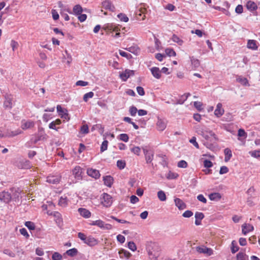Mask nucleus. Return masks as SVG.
<instances>
[{
  "mask_svg": "<svg viewBox=\"0 0 260 260\" xmlns=\"http://www.w3.org/2000/svg\"><path fill=\"white\" fill-rule=\"evenodd\" d=\"M199 134L210 142H214L217 140L215 134L208 128H204L199 130Z\"/></svg>",
  "mask_w": 260,
  "mask_h": 260,
  "instance_id": "nucleus-1",
  "label": "nucleus"
},
{
  "mask_svg": "<svg viewBox=\"0 0 260 260\" xmlns=\"http://www.w3.org/2000/svg\"><path fill=\"white\" fill-rule=\"evenodd\" d=\"M101 204L107 208L111 206L113 203L112 197L107 193H103L101 197Z\"/></svg>",
  "mask_w": 260,
  "mask_h": 260,
  "instance_id": "nucleus-2",
  "label": "nucleus"
},
{
  "mask_svg": "<svg viewBox=\"0 0 260 260\" xmlns=\"http://www.w3.org/2000/svg\"><path fill=\"white\" fill-rule=\"evenodd\" d=\"M196 249L199 253L206 254L208 256H210L213 253V251L211 248H208L204 245L197 246Z\"/></svg>",
  "mask_w": 260,
  "mask_h": 260,
  "instance_id": "nucleus-3",
  "label": "nucleus"
},
{
  "mask_svg": "<svg viewBox=\"0 0 260 260\" xmlns=\"http://www.w3.org/2000/svg\"><path fill=\"white\" fill-rule=\"evenodd\" d=\"M12 199V196L8 191H4L0 192V202L2 203H9Z\"/></svg>",
  "mask_w": 260,
  "mask_h": 260,
  "instance_id": "nucleus-4",
  "label": "nucleus"
},
{
  "mask_svg": "<svg viewBox=\"0 0 260 260\" xmlns=\"http://www.w3.org/2000/svg\"><path fill=\"white\" fill-rule=\"evenodd\" d=\"M134 74L135 71L134 70L126 69L124 71L120 73L119 76L122 81H126L128 78L134 76Z\"/></svg>",
  "mask_w": 260,
  "mask_h": 260,
  "instance_id": "nucleus-5",
  "label": "nucleus"
},
{
  "mask_svg": "<svg viewBox=\"0 0 260 260\" xmlns=\"http://www.w3.org/2000/svg\"><path fill=\"white\" fill-rule=\"evenodd\" d=\"M143 152L145 155L146 162L147 164L150 163L153 159L154 152L146 148H143Z\"/></svg>",
  "mask_w": 260,
  "mask_h": 260,
  "instance_id": "nucleus-6",
  "label": "nucleus"
},
{
  "mask_svg": "<svg viewBox=\"0 0 260 260\" xmlns=\"http://www.w3.org/2000/svg\"><path fill=\"white\" fill-rule=\"evenodd\" d=\"M102 6L104 9L111 12H114L115 10V8L110 0H105L102 3Z\"/></svg>",
  "mask_w": 260,
  "mask_h": 260,
  "instance_id": "nucleus-7",
  "label": "nucleus"
},
{
  "mask_svg": "<svg viewBox=\"0 0 260 260\" xmlns=\"http://www.w3.org/2000/svg\"><path fill=\"white\" fill-rule=\"evenodd\" d=\"M35 126V123L31 120L26 121L23 120L22 121L21 128L23 130L31 128Z\"/></svg>",
  "mask_w": 260,
  "mask_h": 260,
  "instance_id": "nucleus-8",
  "label": "nucleus"
},
{
  "mask_svg": "<svg viewBox=\"0 0 260 260\" xmlns=\"http://www.w3.org/2000/svg\"><path fill=\"white\" fill-rule=\"evenodd\" d=\"M5 100L4 102V107L11 109L12 107V98L11 95L6 94L5 95Z\"/></svg>",
  "mask_w": 260,
  "mask_h": 260,
  "instance_id": "nucleus-9",
  "label": "nucleus"
},
{
  "mask_svg": "<svg viewBox=\"0 0 260 260\" xmlns=\"http://www.w3.org/2000/svg\"><path fill=\"white\" fill-rule=\"evenodd\" d=\"M84 243L86 244L89 246H94L98 244V240L94 238L91 236L87 237L86 240L84 242Z\"/></svg>",
  "mask_w": 260,
  "mask_h": 260,
  "instance_id": "nucleus-10",
  "label": "nucleus"
},
{
  "mask_svg": "<svg viewBox=\"0 0 260 260\" xmlns=\"http://www.w3.org/2000/svg\"><path fill=\"white\" fill-rule=\"evenodd\" d=\"M87 174L89 176L95 179H98L100 176V172L98 170L93 169H88L87 170Z\"/></svg>",
  "mask_w": 260,
  "mask_h": 260,
  "instance_id": "nucleus-11",
  "label": "nucleus"
},
{
  "mask_svg": "<svg viewBox=\"0 0 260 260\" xmlns=\"http://www.w3.org/2000/svg\"><path fill=\"white\" fill-rule=\"evenodd\" d=\"M254 230L253 225L250 224L244 223L242 225V231L244 235H246L249 232Z\"/></svg>",
  "mask_w": 260,
  "mask_h": 260,
  "instance_id": "nucleus-12",
  "label": "nucleus"
},
{
  "mask_svg": "<svg viewBox=\"0 0 260 260\" xmlns=\"http://www.w3.org/2000/svg\"><path fill=\"white\" fill-rule=\"evenodd\" d=\"M222 104L218 103L216 106V108L214 111V114L217 117H220L224 113V110L222 108Z\"/></svg>",
  "mask_w": 260,
  "mask_h": 260,
  "instance_id": "nucleus-13",
  "label": "nucleus"
},
{
  "mask_svg": "<svg viewBox=\"0 0 260 260\" xmlns=\"http://www.w3.org/2000/svg\"><path fill=\"white\" fill-rule=\"evenodd\" d=\"M196 220L195 224L196 225H199L201 224V220L204 218V215L202 212H197L194 215Z\"/></svg>",
  "mask_w": 260,
  "mask_h": 260,
  "instance_id": "nucleus-14",
  "label": "nucleus"
},
{
  "mask_svg": "<svg viewBox=\"0 0 260 260\" xmlns=\"http://www.w3.org/2000/svg\"><path fill=\"white\" fill-rule=\"evenodd\" d=\"M60 181V177L58 176H49L47 178V182L52 184H57Z\"/></svg>",
  "mask_w": 260,
  "mask_h": 260,
  "instance_id": "nucleus-15",
  "label": "nucleus"
},
{
  "mask_svg": "<svg viewBox=\"0 0 260 260\" xmlns=\"http://www.w3.org/2000/svg\"><path fill=\"white\" fill-rule=\"evenodd\" d=\"M78 211L80 214L83 217L89 218L91 216L90 212L85 208H80L78 209Z\"/></svg>",
  "mask_w": 260,
  "mask_h": 260,
  "instance_id": "nucleus-16",
  "label": "nucleus"
},
{
  "mask_svg": "<svg viewBox=\"0 0 260 260\" xmlns=\"http://www.w3.org/2000/svg\"><path fill=\"white\" fill-rule=\"evenodd\" d=\"M257 42L254 40H248L247 42V48L253 50H256L258 48Z\"/></svg>",
  "mask_w": 260,
  "mask_h": 260,
  "instance_id": "nucleus-17",
  "label": "nucleus"
},
{
  "mask_svg": "<svg viewBox=\"0 0 260 260\" xmlns=\"http://www.w3.org/2000/svg\"><path fill=\"white\" fill-rule=\"evenodd\" d=\"M151 72L154 77L158 79L161 77V73L159 69L157 67H152L150 69Z\"/></svg>",
  "mask_w": 260,
  "mask_h": 260,
  "instance_id": "nucleus-18",
  "label": "nucleus"
},
{
  "mask_svg": "<svg viewBox=\"0 0 260 260\" xmlns=\"http://www.w3.org/2000/svg\"><path fill=\"white\" fill-rule=\"evenodd\" d=\"M175 205L178 208L179 210H183L186 208L185 204L179 198H176L174 199Z\"/></svg>",
  "mask_w": 260,
  "mask_h": 260,
  "instance_id": "nucleus-19",
  "label": "nucleus"
},
{
  "mask_svg": "<svg viewBox=\"0 0 260 260\" xmlns=\"http://www.w3.org/2000/svg\"><path fill=\"white\" fill-rule=\"evenodd\" d=\"M104 184L108 187H111L113 183V178L111 176H106L103 177Z\"/></svg>",
  "mask_w": 260,
  "mask_h": 260,
  "instance_id": "nucleus-20",
  "label": "nucleus"
},
{
  "mask_svg": "<svg viewBox=\"0 0 260 260\" xmlns=\"http://www.w3.org/2000/svg\"><path fill=\"white\" fill-rule=\"evenodd\" d=\"M73 174L75 178L79 179L81 176L82 168L79 166H76L73 170Z\"/></svg>",
  "mask_w": 260,
  "mask_h": 260,
  "instance_id": "nucleus-21",
  "label": "nucleus"
},
{
  "mask_svg": "<svg viewBox=\"0 0 260 260\" xmlns=\"http://www.w3.org/2000/svg\"><path fill=\"white\" fill-rule=\"evenodd\" d=\"M119 254L121 258L124 257L126 259H128L132 256V254L129 252L124 249H120L119 251Z\"/></svg>",
  "mask_w": 260,
  "mask_h": 260,
  "instance_id": "nucleus-22",
  "label": "nucleus"
},
{
  "mask_svg": "<svg viewBox=\"0 0 260 260\" xmlns=\"http://www.w3.org/2000/svg\"><path fill=\"white\" fill-rule=\"evenodd\" d=\"M247 9L251 11L256 10L257 9L256 4L252 1H248L246 4Z\"/></svg>",
  "mask_w": 260,
  "mask_h": 260,
  "instance_id": "nucleus-23",
  "label": "nucleus"
},
{
  "mask_svg": "<svg viewBox=\"0 0 260 260\" xmlns=\"http://www.w3.org/2000/svg\"><path fill=\"white\" fill-rule=\"evenodd\" d=\"M157 127L158 130L162 131L166 127V124L165 122L161 119H158L156 123Z\"/></svg>",
  "mask_w": 260,
  "mask_h": 260,
  "instance_id": "nucleus-24",
  "label": "nucleus"
},
{
  "mask_svg": "<svg viewBox=\"0 0 260 260\" xmlns=\"http://www.w3.org/2000/svg\"><path fill=\"white\" fill-rule=\"evenodd\" d=\"M91 130L92 132L98 130L101 134H103L104 132V127L101 124H96L92 126Z\"/></svg>",
  "mask_w": 260,
  "mask_h": 260,
  "instance_id": "nucleus-25",
  "label": "nucleus"
},
{
  "mask_svg": "<svg viewBox=\"0 0 260 260\" xmlns=\"http://www.w3.org/2000/svg\"><path fill=\"white\" fill-rule=\"evenodd\" d=\"M236 81L240 83L242 85L244 86H249L248 81L247 78L243 77L242 76H238Z\"/></svg>",
  "mask_w": 260,
  "mask_h": 260,
  "instance_id": "nucleus-26",
  "label": "nucleus"
},
{
  "mask_svg": "<svg viewBox=\"0 0 260 260\" xmlns=\"http://www.w3.org/2000/svg\"><path fill=\"white\" fill-rule=\"evenodd\" d=\"M191 65L194 69L198 68L200 66V62L199 59L193 56L190 57Z\"/></svg>",
  "mask_w": 260,
  "mask_h": 260,
  "instance_id": "nucleus-27",
  "label": "nucleus"
},
{
  "mask_svg": "<svg viewBox=\"0 0 260 260\" xmlns=\"http://www.w3.org/2000/svg\"><path fill=\"white\" fill-rule=\"evenodd\" d=\"M21 133H22V131L20 129H18L14 131L8 132L7 133V134L5 135V136L8 137H13L14 136H16L19 135V134H21Z\"/></svg>",
  "mask_w": 260,
  "mask_h": 260,
  "instance_id": "nucleus-28",
  "label": "nucleus"
},
{
  "mask_svg": "<svg viewBox=\"0 0 260 260\" xmlns=\"http://www.w3.org/2000/svg\"><path fill=\"white\" fill-rule=\"evenodd\" d=\"M68 201L66 197H61L58 202V205L61 207H66L68 204Z\"/></svg>",
  "mask_w": 260,
  "mask_h": 260,
  "instance_id": "nucleus-29",
  "label": "nucleus"
},
{
  "mask_svg": "<svg viewBox=\"0 0 260 260\" xmlns=\"http://www.w3.org/2000/svg\"><path fill=\"white\" fill-rule=\"evenodd\" d=\"M73 12L76 15H79L83 11L82 7L79 5H75L73 8Z\"/></svg>",
  "mask_w": 260,
  "mask_h": 260,
  "instance_id": "nucleus-30",
  "label": "nucleus"
},
{
  "mask_svg": "<svg viewBox=\"0 0 260 260\" xmlns=\"http://www.w3.org/2000/svg\"><path fill=\"white\" fill-rule=\"evenodd\" d=\"M209 198L210 200L211 201H214V200H219L221 197L219 193L218 192H214L211 193L209 196Z\"/></svg>",
  "mask_w": 260,
  "mask_h": 260,
  "instance_id": "nucleus-31",
  "label": "nucleus"
},
{
  "mask_svg": "<svg viewBox=\"0 0 260 260\" xmlns=\"http://www.w3.org/2000/svg\"><path fill=\"white\" fill-rule=\"evenodd\" d=\"M224 152L225 154L224 160L225 161H228L232 156V151L230 149L226 148L224 149Z\"/></svg>",
  "mask_w": 260,
  "mask_h": 260,
  "instance_id": "nucleus-32",
  "label": "nucleus"
},
{
  "mask_svg": "<svg viewBox=\"0 0 260 260\" xmlns=\"http://www.w3.org/2000/svg\"><path fill=\"white\" fill-rule=\"evenodd\" d=\"M78 253V250L76 248H73L72 249H70L69 250H68L66 251V254L70 256L73 257L75 255H76Z\"/></svg>",
  "mask_w": 260,
  "mask_h": 260,
  "instance_id": "nucleus-33",
  "label": "nucleus"
},
{
  "mask_svg": "<svg viewBox=\"0 0 260 260\" xmlns=\"http://www.w3.org/2000/svg\"><path fill=\"white\" fill-rule=\"evenodd\" d=\"M117 17L120 19L121 21H123L124 22H127L128 21V17L124 13H119L117 15Z\"/></svg>",
  "mask_w": 260,
  "mask_h": 260,
  "instance_id": "nucleus-34",
  "label": "nucleus"
},
{
  "mask_svg": "<svg viewBox=\"0 0 260 260\" xmlns=\"http://www.w3.org/2000/svg\"><path fill=\"white\" fill-rule=\"evenodd\" d=\"M47 136L46 135H42L40 134L38 136V137L34 140V143L36 144L38 141L41 140H46L47 139Z\"/></svg>",
  "mask_w": 260,
  "mask_h": 260,
  "instance_id": "nucleus-35",
  "label": "nucleus"
},
{
  "mask_svg": "<svg viewBox=\"0 0 260 260\" xmlns=\"http://www.w3.org/2000/svg\"><path fill=\"white\" fill-rule=\"evenodd\" d=\"M157 197L159 200L161 201H165L166 200V196L164 191L160 190L158 191Z\"/></svg>",
  "mask_w": 260,
  "mask_h": 260,
  "instance_id": "nucleus-36",
  "label": "nucleus"
},
{
  "mask_svg": "<svg viewBox=\"0 0 260 260\" xmlns=\"http://www.w3.org/2000/svg\"><path fill=\"white\" fill-rule=\"evenodd\" d=\"M237 260H246L248 256L243 252H239L236 256Z\"/></svg>",
  "mask_w": 260,
  "mask_h": 260,
  "instance_id": "nucleus-37",
  "label": "nucleus"
},
{
  "mask_svg": "<svg viewBox=\"0 0 260 260\" xmlns=\"http://www.w3.org/2000/svg\"><path fill=\"white\" fill-rule=\"evenodd\" d=\"M24 224L30 230H34L36 228L35 223L31 221H26Z\"/></svg>",
  "mask_w": 260,
  "mask_h": 260,
  "instance_id": "nucleus-38",
  "label": "nucleus"
},
{
  "mask_svg": "<svg viewBox=\"0 0 260 260\" xmlns=\"http://www.w3.org/2000/svg\"><path fill=\"white\" fill-rule=\"evenodd\" d=\"M239 249V247L237 245L235 241H233L232 242L231 251L233 253L237 252Z\"/></svg>",
  "mask_w": 260,
  "mask_h": 260,
  "instance_id": "nucleus-39",
  "label": "nucleus"
},
{
  "mask_svg": "<svg viewBox=\"0 0 260 260\" xmlns=\"http://www.w3.org/2000/svg\"><path fill=\"white\" fill-rule=\"evenodd\" d=\"M90 225H96L99 228L102 229V227L104 225V221L101 220H97L95 221H93L92 223H90Z\"/></svg>",
  "mask_w": 260,
  "mask_h": 260,
  "instance_id": "nucleus-40",
  "label": "nucleus"
},
{
  "mask_svg": "<svg viewBox=\"0 0 260 260\" xmlns=\"http://www.w3.org/2000/svg\"><path fill=\"white\" fill-rule=\"evenodd\" d=\"M166 54L169 56H175L176 54L175 51L171 48H167L165 50Z\"/></svg>",
  "mask_w": 260,
  "mask_h": 260,
  "instance_id": "nucleus-41",
  "label": "nucleus"
},
{
  "mask_svg": "<svg viewBox=\"0 0 260 260\" xmlns=\"http://www.w3.org/2000/svg\"><path fill=\"white\" fill-rule=\"evenodd\" d=\"M172 39L174 42L177 43L178 45H182L183 44V41L177 36L173 35Z\"/></svg>",
  "mask_w": 260,
  "mask_h": 260,
  "instance_id": "nucleus-42",
  "label": "nucleus"
},
{
  "mask_svg": "<svg viewBox=\"0 0 260 260\" xmlns=\"http://www.w3.org/2000/svg\"><path fill=\"white\" fill-rule=\"evenodd\" d=\"M93 96L94 93L92 91L86 93L83 96V101L85 102H87L88 99L92 98Z\"/></svg>",
  "mask_w": 260,
  "mask_h": 260,
  "instance_id": "nucleus-43",
  "label": "nucleus"
},
{
  "mask_svg": "<svg viewBox=\"0 0 260 260\" xmlns=\"http://www.w3.org/2000/svg\"><path fill=\"white\" fill-rule=\"evenodd\" d=\"M80 132L82 134H87L89 133L88 126L87 124L82 125L80 128Z\"/></svg>",
  "mask_w": 260,
  "mask_h": 260,
  "instance_id": "nucleus-44",
  "label": "nucleus"
},
{
  "mask_svg": "<svg viewBox=\"0 0 260 260\" xmlns=\"http://www.w3.org/2000/svg\"><path fill=\"white\" fill-rule=\"evenodd\" d=\"M119 139L121 141H122L125 142H127L128 141L129 137L126 134H121L119 135Z\"/></svg>",
  "mask_w": 260,
  "mask_h": 260,
  "instance_id": "nucleus-45",
  "label": "nucleus"
},
{
  "mask_svg": "<svg viewBox=\"0 0 260 260\" xmlns=\"http://www.w3.org/2000/svg\"><path fill=\"white\" fill-rule=\"evenodd\" d=\"M127 247L133 251H135L137 250V246L135 243L133 241H130L128 243Z\"/></svg>",
  "mask_w": 260,
  "mask_h": 260,
  "instance_id": "nucleus-46",
  "label": "nucleus"
},
{
  "mask_svg": "<svg viewBox=\"0 0 260 260\" xmlns=\"http://www.w3.org/2000/svg\"><path fill=\"white\" fill-rule=\"evenodd\" d=\"M126 165L125 162L124 160H118L117 161V166L120 169H123L125 168Z\"/></svg>",
  "mask_w": 260,
  "mask_h": 260,
  "instance_id": "nucleus-47",
  "label": "nucleus"
},
{
  "mask_svg": "<svg viewBox=\"0 0 260 260\" xmlns=\"http://www.w3.org/2000/svg\"><path fill=\"white\" fill-rule=\"evenodd\" d=\"M193 105L194 107L199 111H201L203 109V108H202L203 104L200 102H194L193 103Z\"/></svg>",
  "mask_w": 260,
  "mask_h": 260,
  "instance_id": "nucleus-48",
  "label": "nucleus"
},
{
  "mask_svg": "<svg viewBox=\"0 0 260 260\" xmlns=\"http://www.w3.org/2000/svg\"><path fill=\"white\" fill-rule=\"evenodd\" d=\"M3 253L11 257H14L15 256V254L9 249H5L3 250Z\"/></svg>",
  "mask_w": 260,
  "mask_h": 260,
  "instance_id": "nucleus-49",
  "label": "nucleus"
},
{
  "mask_svg": "<svg viewBox=\"0 0 260 260\" xmlns=\"http://www.w3.org/2000/svg\"><path fill=\"white\" fill-rule=\"evenodd\" d=\"M108 141L107 140H105L101 146V151L104 152V151L106 150L108 148Z\"/></svg>",
  "mask_w": 260,
  "mask_h": 260,
  "instance_id": "nucleus-50",
  "label": "nucleus"
},
{
  "mask_svg": "<svg viewBox=\"0 0 260 260\" xmlns=\"http://www.w3.org/2000/svg\"><path fill=\"white\" fill-rule=\"evenodd\" d=\"M62 258V255L57 252H54L52 256V260H61Z\"/></svg>",
  "mask_w": 260,
  "mask_h": 260,
  "instance_id": "nucleus-51",
  "label": "nucleus"
},
{
  "mask_svg": "<svg viewBox=\"0 0 260 260\" xmlns=\"http://www.w3.org/2000/svg\"><path fill=\"white\" fill-rule=\"evenodd\" d=\"M187 163L186 161L182 160L178 162L177 166L179 168H186L187 167Z\"/></svg>",
  "mask_w": 260,
  "mask_h": 260,
  "instance_id": "nucleus-52",
  "label": "nucleus"
},
{
  "mask_svg": "<svg viewBox=\"0 0 260 260\" xmlns=\"http://www.w3.org/2000/svg\"><path fill=\"white\" fill-rule=\"evenodd\" d=\"M138 110L137 108L135 106H132L130 107L129 111L130 114L132 116H135L136 115L137 112H138Z\"/></svg>",
  "mask_w": 260,
  "mask_h": 260,
  "instance_id": "nucleus-53",
  "label": "nucleus"
},
{
  "mask_svg": "<svg viewBox=\"0 0 260 260\" xmlns=\"http://www.w3.org/2000/svg\"><path fill=\"white\" fill-rule=\"evenodd\" d=\"M204 167L208 169L212 167L213 164L212 162L208 159H205L203 161Z\"/></svg>",
  "mask_w": 260,
  "mask_h": 260,
  "instance_id": "nucleus-54",
  "label": "nucleus"
},
{
  "mask_svg": "<svg viewBox=\"0 0 260 260\" xmlns=\"http://www.w3.org/2000/svg\"><path fill=\"white\" fill-rule=\"evenodd\" d=\"M131 150L132 152H133L134 154L139 155L140 153V148L138 146L134 147L131 149Z\"/></svg>",
  "mask_w": 260,
  "mask_h": 260,
  "instance_id": "nucleus-55",
  "label": "nucleus"
},
{
  "mask_svg": "<svg viewBox=\"0 0 260 260\" xmlns=\"http://www.w3.org/2000/svg\"><path fill=\"white\" fill-rule=\"evenodd\" d=\"M108 30L111 31H115L117 32L119 30L118 26L113 25L112 24L107 26Z\"/></svg>",
  "mask_w": 260,
  "mask_h": 260,
  "instance_id": "nucleus-56",
  "label": "nucleus"
},
{
  "mask_svg": "<svg viewBox=\"0 0 260 260\" xmlns=\"http://www.w3.org/2000/svg\"><path fill=\"white\" fill-rule=\"evenodd\" d=\"M112 219H114V220L119 222V223H131L130 222L128 221H126L125 220H123V219H118L117 218V217L114 216H111L110 217Z\"/></svg>",
  "mask_w": 260,
  "mask_h": 260,
  "instance_id": "nucleus-57",
  "label": "nucleus"
},
{
  "mask_svg": "<svg viewBox=\"0 0 260 260\" xmlns=\"http://www.w3.org/2000/svg\"><path fill=\"white\" fill-rule=\"evenodd\" d=\"M189 142L193 144L197 148H199V145L196 141V138L195 137H193L191 139H190Z\"/></svg>",
  "mask_w": 260,
  "mask_h": 260,
  "instance_id": "nucleus-58",
  "label": "nucleus"
},
{
  "mask_svg": "<svg viewBox=\"0 0 260 260\" xmlns=\"http://www.w3.org/2000/svg\"><path fill=\"white\" fill-rule=\"evenodd\" d=\"M254 157H260V150H254L249 152Z\"/></svg>",
  "mask_w": 260,
  "mask_h": 260,
  "instance_id": "nucleus-59",
  "label": "nucleus"
},
{
  "mask_svg": "<svg viewBox=\"0 0 260 260\" xmlns=\"http://www.w3.org/2000/svg\"><path fill=\"white\" fill-rule=\"evenodd\" d=\"M193 215V212L190 210L185 211L182 214L184 217L189 218Z\"/></svg>",
  "mask_w": 260,
  "mask_h": 260,
  "instance_id": "nucleus-60",
  "label": "nucleus"
},
{
  "mask_svg": "<svg viewBox=\"0 0 260 260\" xmlns=\"http://www.w3.org/2000/svg\"><path fill=\"white\" fill-rule=\"evenodd\" d=\"M20 233L21 235L25 236L26 238H28L29 237V234H28L27 230L25 228H22L19 230Z\"/></svg>",
  "mask_w": 260,
  "mask_h": 260,
  "instance_id": "nucleus-61",
  "label": "nucleus"
},
{
  "mask_svg": "<svg viewBox=\"0 0 260 260\" xmlns=\"http://www.w3.org/2000/svg\"><path fill=\"white\" fill-rule=\"evenodd\" d=\"M137 91L138 93L141 96H143L145 94V91L142 87L138 86L137 87Z\"/></svg>",
  "mask_w": 260,
  "mask_h": 260,
  "instance_id": "nucleus-62",
  "label": "nucleus"
},
{
  "mask_svg": "<svg viewBox=\"0 0 260 260\" xmlns=\"http://www.w3.org/2000/svg\"><path fill=\"white\" fill-rule=\"evenodd\" d=\"M52 18L54 20H56L59 18V14L55 10H52L51 11Z\"/></svg>",
  "mask_w": 260,
  "mask_h": 260,
  "instance_id": "nucleus-63",
  "label": "nucleus"
},
{
  "mask_svg": "<svg viewBox=\"0 0 260 260\" xmlns=\"http://www.w3.org/2000/svg\"><path fill=\"white\" fill-rule=\"evenodd\" d=\"M229 172V169L226 166H222L220 168L219 173L220 174H223L228 173Z\"/></svg>",
  "mask_w": 260,
  "mask_h": 260,
  "instance_id": "nucleus-64",
  "label": "nucleus"
}]
</instances>
